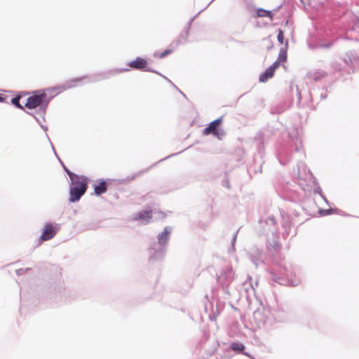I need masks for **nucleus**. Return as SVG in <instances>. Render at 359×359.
Wrapping results in <instances>:
<instances>
[{"label": "nucleus", "instance_id": "12", "mask_svg": "<svg viewBox=\"0 0 359 359\" xmlns=\"http://www.w3.org/2000/svg\"><path fill=\"white\" fill-rule=\"evenodd\" d=\"M257 13L259 17H269L270 19H272V13L269 11L259 8Z\"/></svg>", "mask_w": 359, "mask_h": 359}, {"label": "nucleus", "instance_id": "8", "mask_svg": "<svg viewBox=\"0 0 359 359\" xmlns=\"http://www.w3.org/2000/svg\"><path fill=\"white\" fill-rule=\"evenodd\" d=\"M287 60V51L286 49L284 48H281L278 60L275 61L273 64H277V68L280 66V63L285 62Z\"/></svg>", "mask_w": 359, "mask_h": 359}, {"label": "nucleus", "instance_id": "10", "mask_svg": "<svg viewBox=\"0 0 359 359\" xmlns=\"http://www.w3.org/2000/svg\"><path fill=\"white\" fill-rule=\"evenodd\" d=\"M81 82V79H76L71 81H67L62 88L65 90L67 88H76L79 86V83Z\"/></svg>", "mask_w": 359, "mask_h": 359}, {"label": "nucleus", "instance_id": "11", "mask_svg": "<svg viewBox=\"0 0 359 359\" xmlns=\"http://www.w3.org/2000/svg\"><path fill=\"white\" fill-rule=\"evenodd\" d=\"M169 231L165 228L164 231L159 235L158 241L160 243H165L168 239Z\"/></svg>", "mask_w": 359, "mask_h": 359}, {"label": "nucleus", "instance_id": "15", "mask_svg": "<svg viewBox=\"0 0 359 359\" xmlns=\"http://www.w3.org/2000/svg\"><path fill=\"white\" fill-rule=\"evenodd\" d=\"M278 41L280 43H283L284 41V34L283 32L281 29L278 30Z\"/></svg>", "mask_w": 359, "mask_h": 359}, {"label": "nucleus", "instance_id": "3", "mask_svg": "<svg viewBox=\"0 0 359 359\" xmlns=\"http://www.w3.org/2000/svg\"><path fill=\"white\" fill-rule=\"evenodd\" d=\"M57 229L52 224H47L45 225L43 231L41 236V241H48L53 238L56 234Z\"/></svg>", "mask_w": 359, "mask_h": 359}, {"label": "nucleus", "instance_id": "13", "mask_svg": "<svg viewBox=\"0 0 359 359\" xmlns=\"http://www.w3.org/2000/svg\"><path fill=\"white\" fill-rule=\"evenodd\" d=\"M231 348L232 350L236 351H243L245 348V346L243 344L238 343V342H233L231 345Z\"/></svg>", "mask_w": 359, "mask_h": 359}, {"label": "nucleus", "instance_id": "18", "mask_svg": "<svg viewBox=\"0 0 359 359\" xmlns=\"http://www.w3.org/2000/svg\"><path fill=\"white\" fill-rule=\"evenodd\" d=\"M65 170H66L67 173L68 174V175L69 176L72 182L73 180H74L76 179V177L78 176V175H74L72 172H70L68 169H67L66 168H65Z\"/></svg>", "mask_w": 359, "mask_h": 359}, {"label": "nucleus", "instance_id": "19", "mask_svg": "<svg viewBox=\"0 0 359 359\" xmlns=\"http://www.w3.org/2000/svg\"><path fill=\"white\" fill-rule=\"evenodd\" d=\"M52 90H60V89H59V88H56V87H55V88H53Z\"/></svg>", "mask_w": 359, "mask_h": 359}, {"label": "nucleus", "instance_id": "20", "mask_svg": "<svg viewBox=\"0 0 359 359\" xmlns=\"http://www.w3.org/2000/svg\"><path fill=\"white\" fill-rule=\"evenodd\" d=\"M3 100H4V98H3V97H0V102H1V101H3Z\"/></svg>", "mask_w": 359, "mask_h": 359}, {"label": "nucleus", "instance_id": "7", "mask_svg": "<svg viewBox=\"0 0 359 359\" xmlns=\"http://www.w3.org/2000/svg\"><path fill=\"white\" fill-rule=\"evenodd\" d=\"M152 217V210H147L137 212L135 215V219L144 220L148 222Z\"/></svg>", "mask_w": 359, "mask_h": 359}, {"label": "nucleus", "instance_id": "21", "mask_svg": "<svg viewBox=\"0 0 359 359\" xmlns=\"http://www.w3.org/2000/svg\"><path fill=\"white\" fill-rule=\"evenodd\" d=\"M171 84H172V86L173 87L177 88V87L175 86V84H173V83H171Z\"/></svg>", "mask_w": 359, "mask_h": 359}, {"label": "nucleus", "instance_id": "17", "mask_svg": "<svg viewBox=\"0 0 359 359\" xmlns=\"http://www.w3.org/2000/svg\"><path fill=\"white\" fill-rule=\"evenodd\" d=\"M65 170H66L67 173L68 174V175L69 176L72 182L73 180H74L76 179V177L78 176V175H74L72 172H70L68 169H67L66 168H65Z\"/></svg>", "mask_w": 359, "mask_h": 359}, {"label": "nucleus", "instance_id": "6", "mask_svg": "<svg viewBox=\"0 0 359 359\" xmlns=\"http://www.w3.org/2000/svg\"><path fill=\"white\" fill-rule=\"evenodd\" d=\"M277 69V64H273L269 68H267L264 73L259 76L260 82H265L268 79L273 76L275 70Z\"/></svg>", "mask_w": 359, "mask_h": 359}, {"label": "nucleus", "instance_id": "2", "mask_svg": "<svg viewBox=\"0 0 359 359\" xmlns=\"http://www.w3.org/2000/svg\"><path fill=\"white\" fill-rule=\"evenodd\" d=\"M46 95L43 93L40 95H34L27 98L25 107L28 109H32L40 106L43 102H45Z\"/></svg>", "mask_w": 359, "mask_h": 359}, {"label": "nucleus", "instance_id": "5", "mask_svg": "<svg viewBox=\"0 0 359 359\" xmlns=\"http://www.w3.org/2000/svg\"><path fill=\"white\" fill-rule=\"evenodd\" d=\"M147 60L142 57H137L135 60L130 61L128 64L129 67L136 69H143L147 67Z\"/></svg>", "mask_w": 359, "mask_h": 359}, {"label": "nucleus", "instance_id": "9", "mask_svg": "<svg viewBox=\"0 0 359 359\" xmlns=\"http://www.w3.org/2000/svg\"><path fill=\"white\" fill-rule=\"evenodd\" d=\"M107 191V184L104 181L100 182L94 186V192L96 195H101Z\"/></svg>", "mask_w": 359, "mask_h": 359}, {"label": "nucleus", "instance_id": "1", "mask_svg": "<svg viewBox=\"0 0 359 359\" xmlns=\"http://www.w3.org/2000/svg\"><path fill=\"white\" fill-rule=\"evenodd\" d=\"M88 188V179L83 176H77L72 182L69 191V201L71 202L78 201L86 193Z\"/></svg>", "mask_w": 359, "mask_h": 359}, {"label": "nucleus", "instance_id": "4", "mask_svg": "<svg viewBox=\"0 0 359 359\" xmlns=\"http://www.w3.org/2000/svg\"><path fill=\"white\" fill-rule=\"evenodd\" d=\"M222 122V118H219L213 121H212L209 126L205 128L203 132V134L205 135H208L210 134H213L214 135H217V128L220 126Z\"/></svg>", "mask_w": 359, "mask_h": 359}, {"label": "nucleus", "instance_id": "14", "mask_svg": "<svg viewBox=\"0 0 359 359\" xmlns=\"http://www.w3.org/2000/svg\"><path fill=\"white\" fill-rule=\"evenodd\" d=\"M19 100H20V97H13L12 100H11V102L15 105L16 107H18V108H20V109H22V107L20 104L19 103Z\"/></svg>", "mask_w": 359, "mask_h": 359}, {"label": "nucleus", "instance_id": "16", "mask_svg": "<svg viewBox=\"0 0 359 359\" xmlns=\"http://www.w3.org/2000/svg\"><path fill=\"white\" fill-rule=\"evenodd\" d=\"M172 53V50H170V49H166L165 50H164L163 52H162L159 55L158 57H161V58H163L165 56H167L168 55Z\"/></svg>", "mask_w": 359, "mask_h": 359}]
</instances>
